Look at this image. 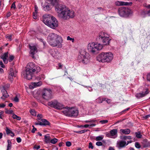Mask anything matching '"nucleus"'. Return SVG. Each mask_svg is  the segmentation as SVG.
<instances>
[{
	"mask_svg": "<svg viewBox=\"0 0 150 150\" xmlns=\"http://www.w3.org/2000/svg\"><path fill=\"white\" fill-rule=\"evenodd\" d=\"M55 9L58 16L64 20H67L74 17L75 14L73 10H70L64 5L59 4L55 6Z\"/></svg>",
	"mask_w": 150,
	"mask_h": 150,
	"instance_id": "1",
	"label": "nucleus"
},
{
	"mask_svg": "<svg viewBox=\"0 0 150 150\" xmlns=\"http://www.w3.org/2000/svg\"><path fill=\"white\" fill-rule=\"evenodd\" d=\"M40 70L39 67L35 66L33 62H30L26 66L24 75L26 79L30 80L33 77V75L34 72H36L37 73L40 71Z\"/></svg>",
	"mask_w": 150,
	"mask_h": 150,
	"instance_id": "2",
	"label": "nucleus"
},
{
	"mask_svg": "<svg viewBox=\"0 0 150 150\" xmlns=\"http://www.w3.org/2000/svg\"><path fill=\"white\" fill-rule=\"evenodd\" d=\"M49 43L52 47H61L63 40L60 36L54 33H50L49 36Z\"/></svg>",
	"mask_w": 150,
	"mask_h": 150,
	"instance_id": "3",
	"label": "nucleus"
},
{
	"mask_svg": "<svg viewBox=\"0 0 150 150\" xmlns=\"http://www.w3.org/2000/svg\"><path fill=\"white\" fill-rule=\"evenodd\" d=\"M43 22L50 28L54 29L58 25L57 19L53 16L45 14L43 16Z\"/></svg>",
	"mask_w": 150,
	"mask_h": 150,
	"instance_id": "4",
	"label": "nucleus"
},
{
	"mask_svg": "<svg viewBox=\"0 0 150 150\" xmlns=\"http://www.w3.org/2000/svg\"><path fill=\"white\" fill-rule=\"evenodd\" d=\"M113 57V54L111 52H102L97 56L96 59L99 62H109L112 60Z\"/></svg>",
	"mask_w": 150,
	"mask_h": 150,
	"instance_id": "5",
	"label": "nucleus"
},
{
	"mask_svg": "<svg viewBox=\"0 0 150 150\" xmlns=\"http://www.w3.org/2000/svg\"><path fill=\"white\" fill-rule=\"evenodd\" d=\"M103 45L98 43L91 42L88 44L87 46L89 51L93 54H96L98 51L102 49Z\"/></svg>",
	"mask_w": 150,
	"mask_h": 150,
	"instance_id": "6",
	"label": "nucleus"
},
{
	"mask_svg": "<svg viewBox=\"0 0 150 150\" xmlns=\"http://www.w3.org/2000/svg\"><path fill=\"white\" fill-rule=\"evenodd\" d=\"M66 109L62 111L66 115L69 117H76L79 114L78 110L75 108L67 107Z\"/></svg>",
	"mask_w": 150,
	"mask_h": 150,
	"instance_id": "7",
	"label": "nucleus"
},
{
	"mask_svg": "<svg viewBox=\"0 0 150 150\" xmlns=\"http://www.w3.org/2000/svg\"><path fill=\"white\" fill-rule=\"evenodd\" d=\"M119 15L122 17L127 16L133 13V11L130 8L125 7L119 8L118 10Z\"/></svg>",
	"mask_w": 150,
	"mask_h": 150,
	"instance_id": "8",
	"label": "nucleus"
},
{
	"mask_svg": "<svg viewBox=\"0 0 150 150\" xmlns=\"http://www.w3.org/2000/svg\"><path fill=\"white\" fill-rule=\"evenodd\" d=\"M86 52L84 50H81L79 54L77 60L79 62H82L84 64H87L88 62V59L86 57Z\"/></svg>",
	"mask_w": 150,
	"mask_h": 150,
	"instance_id": "9",
	"label": "nucleus"
},
{
	"mask_svg": "<svg viewBox=\"0 0 150 150\" xmlns=\"http://www.w3.org/2000/svg\"><path fill=\"white\" fill-rule=\"evenodd\" d=\"M107 34L104 32H101L99 34L98 37L99 39H101L104 45H109L111 39L107 36Z\"/></svg>",
	"mask_w": 150,
	"mask_h": 150,
	"instance_id": "10",
	"label": "nucleus"
},
{
	"mask_svg": "<svg viewBox=\"0 0 150 150\" xmlns=\"http://www.w3.org/2000/svg\"><path fill=\"white\" fill-rule=\"evenodd\" d=\"M48 105L58 110H61L64 108L63 105L58 102L57 100L48 102Z\"/></svg>",
	"mask_w": 150,
	"mask_h": 150,
	"instance_id": "11",
	"label": "nucleus"
},
{
	"mask_svg": "<svg viewBox=\"0 0 150 150\" xmlns=\"http://www.w3.org/2000/svg\"><path fill=\"white\" fill-rule=\"evenodd\" d=\"M52 91L50 89H44L42 92V95L43 98L46 100L52 98Z\"/></svg>",
	"mask_w": 150,
	"mask_h": 150,
	"instance_id": "12",
	"label": "nucleus"
},
{
	"mask_svg": "<svg viewBox=\"0 0 150 150\" xmlns=\"http://www.w3.org/2000/svg\"><path fill=\"white\" fill-rule=\"evenodd\" d=\"M30 50V53L33 58H35L34 55L37 52V47L36 45L31 46L29 45Z\"/></svg>",
	"mask_w": 150,
	"mask_h": 150,
	"instance_id": "13",
	"label": "nucleus"
},
{
	"mask_svg": "<svg viewBox=\"0 0 150 150\" xmlns=\"http://www.w3.org/2000/svg\"><path fill=\"white\" fill-rule=\"evenodd\" d=\"M41 121H38L37 123H35L36 125H40L41 126L49 125H50V122L45 119H42Z\"/></svg>",
	"mask_w": 150,
	"mask_h": 150,
	"instance_id": "14",
	"label": "nucleus"
},
{
	"mask_svg": "<svg viewBox=\"0 0 150 150\" xmlns=\"http://www.w3.org/2000/svg\"><path fill=\"white\" fill-rule=\"evenodd\" d=\"M149 93L148 89H146L145 92H142L141 93H138L136 94V97L138 98H140L145 96Z\"/></svg>",
	"mask_w": 150,
	"mask_h": 150,
	"instance_id": "15",
	"label": "nucleus"
},
{
	"mask_svg": "<svg viewBox=\"0 0 150 150\" xmlns=\"http://www.w3.org/2000/svg\"><path fill=\"white\" fill-rule=\"evenodd\" d=\"M117 130L115 129H113L110 131V134H107L106 136L109 137H111V136L117 137Z\"/></svg>",
	"mask_w": 150,
	"mask_h": 150,
	"instance_id": "16",
	"label": "nucleus"
},
{
	"mask_svg": "<svg viewBox=\"0 0 150 150\" xmlns=\"http://www.w3.org/2000/svg\"><path fill=\"white\" fill-rule=\"evenodd\" d=\"M1 91L2 93V96L1 97V98L4 100L5 98H8L9 96L7 91L5 90L4 87L3 86V88Z\"/></svg>",
	"mask_w": 150,
	"mask_h": 150,
	"instance_id": "17",
	"label": "nucleus"
},
{
	"mask_svg": "<svg viewBox=\"0 0 150 150\" xmlns=\"http://www.w3.org/2000/svg\"><path fill=\"white\" fill-rule=\"evenodd\" d=\"M126 142L121 141L117 143V146L119 149H120L121 148L124 147L126 146Z\"/></svg>",
	"mask_w": 150,
	"mask_h": 150,
	"instance_id": "18",
	"label": "nucleus"
},
{
	"mask_svg": "<svg viewBox=\"0 0 150 150\" xmlns=\"http://www.w3.org/2000/svg\"><path fill=\"white\" fill-rule=\"evenodd\" d=\"M43 8L44 10L46 11H49L52 8L50 5L47 3H45L44 5L43 6Z\"/></svg>",
	"mask_w": 150,
	"mask_h": 150,
	"instance_id": "19",
	"label": "nucleus"
},
{
	"mask_svg": "<svg viewBox=\"0 0 150 150\" xmlns=\"http://www.w3.org/2000/svg\"><path fill=\"white\" fill-rule=\"evenodd\" d=\"M42 84V83L41 81L32 83V85L30 86V88H34L40 86Z\"/></svg>",
	"mask_w": 150,
	"mask_h": 150,
	"instance_id": "20",
	"label": "nucleus"
},
{
	"mask_svg": "<svg viewBox=\"0 0 150 150\" xmlns=\"http://www.w3.org/2000/svg\"><path fill=\"white\" fill-rule=\"evenodd\" d=\"M144 147H147L150 146V142L146 139H143L142 142Z\"/></svg>",
	"mask_w": 150,
	"mask_h": 150,
	"instance_id": "21",
	"label": "nucleus"
},
{
	"mask_svg": "<svg viewBox=\"0 0 150 150\" xmlns=\"http://www.w3.org/2000/svg\"><path fill=\"white\" fill-rule=\"evenodd\" d=\"M120 132L124 134H128L130 132V130L129 129H121L120 130Z\"/></svg>",
	"mask_w": 150,
	"mask_h": 150,
	"instance_id": "22",
	"label": "nucleus"
},
{
	"mask_svg": "<svg viewBox=\"0 0 150 150\" xmlns=\"http://www.w3.org/2000/svg\"><path fill=\"white\" fill-rule=\"evenodd\" d=\"M16 75L13 72V69L12 68H11L9 73V76L8 77L9 78L11 79L12 77H15Z\"/></svg>",
	"mask_w": 150,
	"mask_h": 150,
	"instance_id": "23",
	"label": "nucleus"
},
{
	"mask_svg": "<svg viewBox=\"0 0 150 150\" xmlns=\"http://www.w3.org/2000/svg\"><path fill=\"white\" fill-rule=\"evenodd\" d=\"M50 2L51 4L55 6L57 5H59L57 2V0H47Z\"/></svg>",
	"mask_w": 150,
	"mask_h": 150,
	"instance_id": "24",
	"label": "nucleus"
},
{
	"mask_svg": "<svg viewBox=\"0 0 150 150\" xmlns=\"http://www.w3.org/2000/svg\"><path fill=\"white\" fill-rule=\"evenodd\" d=\"M124 2L117 1L115 2V4L117 6H124Z\"/></svg>",
	"mask_w": 150,
	"mask_h": 150,
	"instance_id": "25",
	"label": "nucleus"
},
{
	"mask_svg": "<svg viewBox=\"0 0 150 150\" xmlns=\"http://www.w3.org/2000/svg\"><path fill=\"white\" fill-rule=\"evenodd\" d=\"M45 142L46 143H49L50 141V137L49 136H47L46 135L45 136Z\"/></svg>",
	"mask_w": 150,
	"mask_h": 150,
	"instance_id": "26",
	"label": "nucleus"
},
{
	"mask_svg": "<svg viewBox=\"0 0 150 150\" xmlns=\"http://www.w3.org/2000/svg\"><path fill=\"white\" fill-rule=\"evenodd\" d=\"M8 144L7 146L6 150H9L11 149V142L10 140H7Z\"/></svg>",
	"mask_w": 150,
	"mask_h": 150,
	"instance_id": "27",
	"label": "nucleus"
},
{
	"mask_svg": "<svg viewBox=\"0 0 150 150\" xmlns=\"http://www.w3.org/2000/svg\"><path fill=\"white\" fill-rule=\"evenodd\" d=\"M8 52H5L1 56V59H7L8 57Z\"/></svg>",
	"mask_w": 150,
	"mask_h": 150,
	"instance_id": "28",
	"label": "nucleus"
},
{
	"mask_svg": "<svg viewBox=\"0 0 150 150\" xmlns=\"http://www.w3.org/2000/svg\"><path fill=\"white\" fill-rule=\"evenodd\" d=\"M103 137L104 136L103 135L98 136L96 137L95 140L96 141H101L103 139Z\"/></svg>",
	"mask_w": 150,
	"mask_h": 150,
	"instance_id": "29",
	"label": "nucleus"
},
{
	"mask_svg": "<svg viewBox=\"0 0 150 150\" xmlns=\"http://www.w3.org/2000/svg\"><path fill=\"white\" fill-rule=\"evenodd\" d=\"M12 117L14 119H16L18 120H20L21 119V117L18 116L16 115L13 114L12 115Z\"/></svg>",
	"mask_w": 150,
	"mask_h": 150,
	"instance_id": "30",
	"label": "nucleus"
},
{
	"mask_svg": "<svg viewBox=\"0 0 150 150\" xmlns=\"http://www.w3.org/2000/svg\"><path fill=\"white\" fill-rule=\"evenodd\" d=\"M135 134L136 137L138 138H141L142 136V135L139 132H135Z\"/></svg>",
	"mask_w": 150,
	"mask_h": 150,
	"instance_id": "31",
	"label": "nucleus"
},
{
	"mask_svg": "<svg viewBox=\"0 0 150 150\" xmlns=\"http://www.w3.org/2000/svg\"><path fill=\"white\" fill-rule=\"evenodd\" d=\"M96 125V124H91L90 125L86 124V125H85L84 126H81V127H84L85 128H87L89 126L93 127H94V126H95Z\"/></svg>",
	"mask_w": 150,
	"mask_h": 150,
	"instance_id": "32",
	"label": "nucleus"
},
{
	"mask_svg": "<svg viewBox=\"0 0 150 150\" xmlns=\"http://www.w3.org/2000/svg\"><path fill=\"white\" fill-rule=\"evenodd\" d=\"M5 110H6L5 112L6 114H10L13 113V111L12 110H8L6 109H5Z\"/></svg>",
	"mask_w": 150,
	"mask_h": 150,
	"instance_id": "33",
	"label": "nucleus"
},
{
	"mask_svg": "<svg viewBox=\"0 0 150 150\" xmlns=\"http://www.w3.org/2000/svg\"><path fill=\"white\" fill-rule=\"evenodd\" d=\"M57 139L54 138L50 140V142L53 144H55L57 142Z\"/></svg>",
	"mask_w": 150,
	"mask_h": 150,
	"instance_id": "34",
	"label": "nucleus"
},
{
	"mask_svg": "<svg viewBox=\"0 0 150 150\" xmlns=\"http://www.w3.org/2000/svg\"><path fill=\"white\" fill-rule=\"evenodd\" d=\"M135 146L137 149H140L141 148V145L138 142H136L135 143Z\"/></svg>",
	"mask_w": 150,
	"mask_h": 150,
	"instance_id": "35",
	"label": "nucleus"
},
{
	"mask_svg": "<svg viewBox=\"0 0 150 150\" xmlns=\"http://www.w3.org/2000/svg\"><path fill=\"white\" fill-rule=\"evenodd\" d=\"M49 52L51 53V55L53 57H54L56 56L55 54H54L55 52L54 50H50Z\"/></svg>",
	"mask_w": 150,
	"mask_h": 150,
	"instance_id": "36",
	"label": "nucleus"
},
{
	"mask_svg": "<svg viewBox=\"0 0 150 150\" xmlns=\"http://www.w3.org/2000/svg\"><path fill=\"white\" fill-rule=\"evenodd\" d=\"M124 140L126 139H132V137L131 136H124L122 138Z\"/></svg>",
	"mask_w": 150,
	"mask_h": 150,
	"instance_id": "37",
	"label": "nucleus"
},
{
	"mask_svg": "<svg viewBox=\"0 0 150 150\" xmlns=\"http://www.w3.org/2000/svg\"><path fill=\"white\" fill-rule=\"evenodd\" d=\"M30 113L33 115L35 116L36 115V112L34 110H31L30 111Z\"/></svg>",
	"mask_w": 150,
	"mask_h": 150,
	"instance_id": "38",
	"label": "nucleus"
},
{
	"mask_svg": "<svg viewBox=\"0 0 150 150\" xmlns=\"http://www.w3.org/2000/svg\"><path fill=\"white\" fill-rule=\"evenodd\" d=\"M108 121L107 120H103L100 121V122L102 124H106L108 122Z\"/></svg>",
	"mask_w": 150,
	"mask_h": 150,
	"instance_id": "39",
	"label": "nucleus"
},
{
	"mask_svg": "<svg viewBox=\"0 0 150 150\" xmlns=\"http://www.w3.org/2000/svg\"><path fill=\"white\" fill-rule=\"evenodd\" d=\"M14 59V57L13 55H10L8 59V61L9 62H11Z\"/></svg>",
	"mask_w": 150,
	"mask_h": 150,
	"instance_id": "40",
	"label": "nucleus"
},
{
	"mask_svg": "<svg viewBox=\"0 0 150 150\" xmlns=\"http://www.w3.org/2000/svg\"><path fill=\"white\" fill-rule=\"evenodd\" d=\"M6 133L7 134H10L11 132V131L7 127H6Z\"/></svg>",
	"mask_w": 150,
	"mask_h": 150,
	"instance_id": "41",
	"label": "nucleus"
},
{
	"mask_svg": "<svg viewBox=\"0 0 150 150\" xmlns=\"http://www.w3.org/2000/svg\"><path fill=\"white\" fill-rule=\"evenodd\" d=\"M93 145L92 143L90 142L89 144V145H88V148L89 149H93Z\"/></svg>",
	"mask_w": 150,
	"mask_h": 150,
	"instance_id": "42",
	"label": "nucleus"
},
{
	"mask_svg": "<svg viewBox=\"0 0 150 150\" xmlns=\"http://www.w3.org/2000/svg\"><path fill=\"white\" fill-rule=\"evenodd\" d=\"M67 39L68 40L72 41L73 42L74 41V38H70L69 36H68L67 37Z\"/></svg>",
	"mask_w": 150,
	"mask_h": 150,
	"instance_id": "43",
	"label": "nucleus"
},
{
	"mask_svg": "<svg viewBox=\"0 0 150 150\" xmlns=\"http://www.w3.org/2000/svg\"><path fill=\"white\" fill-rule=\"evenodd\" d=\"M146 79L148 81L150 82V72L147 74L146 76Z\"/></svg>",
	"mask_w": 150,
	"mask_h": 150,
	"instance_id": "44",
	"label": "nucleus"
},
{
	"mask_svg": "<svg viewBox=\"0 0 150 150\" xmlns=\"http://www.w3.org/2000/svg\"><path fill=\"white\" fill-rule=\"evenodd\" d=\"M124 6H131L132 4V2H129L128 3L124 2Z\"/></svg>",
	"mask_w": 150,
	"mask_h": 150,
	"instance_id": "45",
	"label": "nucleus"
},
{
	"mask_svg": "<svg viewBox=\"0 0 150 150\" xmlns=\"http://www.w3.org/2000/svg\"><path fill=\"white\" fill-rule=\"evenodd\" d=\"M66 145L67 146L69 147L71 145V143L70 142L67 141L66 142Z\"/></svg>",
	"mask_w": 150,
	"mask_h": 150,
	"instance_id": "46",
	"label": "nucleus"
},
{
	"mask_svg": "<svg viewBox=\"0 0 150 150\" xmlns=\"http://www.w3.org/2000/svg\"><path fill=\"white\" fill-rule=\"evenodd\" d=\"M96 145L98 146H101L103 145V143L101 142H96Z\"/></svg>",
	"mask_w": 150,
	"mask_h": 150,
	"instance_id": "47",
	"label": "nucleus"
},
{
	"mask_svg": "<svg viewBox=\"0 0 150 150\" xmlns=\"http://www.w3.org/2000/svg\"><path fill=\"white\" fill-rule=\"evenodd\" d=\"M4 112L3 111H1L0 112V118L1 119H3V117H4L3 114Z\"/></svg>",
	"mask_w": 150,
	"mask_h": 150,
	"instance_id": "48",
	"label": "nucleus"
},
{
	"mask_svg": "<svg viewBox=\"0 0 150 150\" xmlns=\"http://www.w3.org/2000/svg\"><path fill=\"white\" fill-rule=\"evenodd\" d=\"M15 2H13V3L11 5V8H13L14 9H15L16 8V5L15 4Z\"/></svg>",
	"mask_w": 150,
	"mask_h": 150,
	"instance_id": "49",
	"label": "nucleus"
},
{
	"mask_svg": "<svg viewBox=\"0 0 150 150\" xmlns=\"http://www.w3.org/2000/svg\"><path fill=\"white\" fill-rule=\"evenodd\" d=\"M33 17L34 19H36L37 18V13H33Z\"/></svg>",
	"mask_w": 150,
	"mask_h": 150,
	"instance_id": "50",
	"label": "nucleus"
},
{
	"mask_svg": "<svg viewBox=\"0 0 150 150\" xmlns=\"http://www.w3.org/2000/svg\"><path fill=\"white\" fill-rule=\"evenodd\" d=\"M0 66L3 68H4L5 67V65L3 64L1 61H0Z\"/></svg>",
	"mask_w": 150,
	"mask_h": 150,
	"instance_id": "51",
	"label": "nucleus"
},
{
	"mask_svg": "<svg viewBox=\"0 0 150 150\" xmlns=\"http://www.w3.org/2000/svg\"><path fill=\"white\" fill-rule=\"evenodd\" d=\"M38 6L36 5H35V12L34 13H38Z\"/></svg>",
	"mask_w": 150,
	"mask_h": 150,
	"instance_id": "52",
	"label": "nucleus"
},
{
	"mask_svg": "<svg viewBox=\"0 0 150 150\" xmlns=\"http://www.w3.org/2000/svg\"><path fill=\"white\" fill-rule=\"evenodd\" d=\"M147 12L146 11H142L141 13V15L142 16H144L145 14H147Z\"/></svg>",
	"mask_w": 150,
	"mask_h": 150,
	"instance_id": "53",
	"label": "nucleus"
},
{
	"mask_svg": "<svg viewBox=\"0 0 150 150\" xmlns=\"http://www.w3.org/2000/svg\"><path fill=\"white\" fill-rule=\"evenodd\" d=\"M16 140L18 143H20L21 141V139L19 137L17 138Z\"/></svg>",
	"mask_w": 150,
	"mask_h": 150,
	"instance_id": "54",
	"label": "nucleus"
},
{
	"mask_svg": "<svg viewBox=\"0 0 150 150\" xmlns=\"http://www.w3.org/2000/svg\"><path fill=\"white\" fill-rule=\"evenodd\" d=\"M14 100L16 102H18L19 101V99L17 96H16L14 98Z\"/></svg>",
	"mask_w": 150,
	"mask_h": 150,
	"instance_id": "55",
	"label": "nucleus"
},
{
	"mask_svg": "<svg viewBox=\"0 0 150 150\" xmlns=\"http://www.w3.org/2000/svg\"><path fill=\"white\" fill-rule=\"evenodd\" d=\"M37 117H38V118L40 120V119L42 117V115L41 114H38L37 115Z\"/></svg>",
	"mask_w": 150,
	"mask_h": 150,
	"instance_id": "56",
	"label": "nucleus"
},
{
	"mask_svg": "<svg viewBox=\"0 0 150 150\" xmlns=\"http://www.w3.org/2000/svg\"><path fill=\"white\" fill-rule=\"evenodd\" d=\"M150 117V114L148 115L143 117V118L145 119H147Z\"/></svg>",
	"mask_w": 150,
	"mask_h": 150,
	"instance_id": "57",
	"label": "nucleus"
},
{
	"mask_svg": "<svg viewBox=\"0 0 150 150\" xmlns=\"http://www.w3.org/2000/svg\"><path fill=\"white\" fill-rule=\"evenodd\" d=\"M40 148V145H38L37 146L36 145H35L34 147V148L36 149H38Z\"/></svg>",
	"mask_w": 150,
	"mask_h": 150,
	"instance_id": "58",
	"label": "nucleus"
},
{
	"mask_svg": "<svg viewBox=\"0 0 150 150\" xmlns=\"http://www.w3.org/2000/svg\"><path fill=\"white\" fill-rule=\"evenodd\" d=\"M106 101V102L109 104H110L111 103V100L110 99H108L107 98Z\"/></svg>",
	"mask_w": 150,
	"mask_h": 150,
	"instance_id": "59",
	"label": "nucleus"
},
{
	"mask_svg": "<svg viewBox=\"0 0 150 150\" xmlns=\"http://www.w3.org/2000/svg\"><path fill=\"white\" fill-rule=\"evenodd\" d=\"M6 105L4 104H0V108H4L5 107Z\"/></svg>",
	"mask_w": 150,
	"mask_h": 150,
	"instance_id": "60",
	"label": "nucleus"
},
{
	"mask_svg": "<svg viewBox=\"0 0 150 150\" xmlns=\"http://www.w3.org/2000/svg\"><path fill=\"white\" fill-rule=\"evenodd\" d=\"M37 130V129L34 127V128H33L31 132L33 133H34L35 131Z\"/></svg>",
	"mask_w": 150,
	"mask_h": 150,
	"instance_id": "61",
	"label": "nucleus"
},
{
	"mask_svg": "<svg viewBox=\"0 0 150 150\" xmlns=\"http://www.w3.org/2000/svg\"><path fill=\"white\" fill-rule=\"evenodd\" d=\"M5 64H7L8 62V60L7 59H2Z\"/></svg>",
	"mask_w": 150,
	"mask_h": 150,
	"instance_id": "62",
	"label": "nucleus"
},
{
	"mask_svg": "<svg viewBox=\"0 0 150 150\" xmlns=\"http://www.w3.org/2000/svg\"><path fill=\"white\" fill-rule=\"evenodd\" d=\"M6 37L10 40H11V37H12L11 35H8V36H7Z\"/></svg>",
	"mask_w": 150,
	"mask_h": 150,
	"instance_id": "63",
	"label": "nucleus"
},
{
	"mask_svg": "<svg viewBox=\"0 0 150 150\" xmlns=\"http://www.w3.org/2000/svg\"><path fill=\"white\" fill-rule=\"evenodd\" d=\"M58 65L59 66V68L58 69H60L62 68V65H61V64L60 63H59L58 64Z\"/></svg>",
	"mask_w": 150,
	"mask_h": 150,
	"instance_id": "64",
	"label": "nucleus"
}]
</instances>
